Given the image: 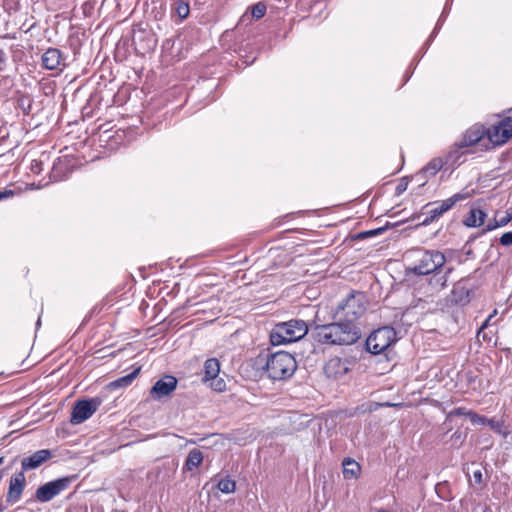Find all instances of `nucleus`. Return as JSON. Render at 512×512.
<instances>
[{"label":"nucleus","instance_id":"obj_35","mask_svg":"<svg viewBox=\"0 0 512 512\" xmlns=\"http://www.w3.org/2000/svg\"><path fill=\"white\" fill-rule=\"evenodd\" d=\"M7 66V54L3 49H0V72L4 71Z\"/></svg>","mask_w":512,"mask_h":512},{"label":"nucleus","instance_id":"obj_8","mask_svg":"<svg viewBox=\"0 0 512 512\" xmlns=\"http://www.w3.org/2000/svg\"><path fill=\"white\" fill-rule=\"evenodd\" d=\"M101 404L102 399L100 397L78 400L72 408L71 423H83L97 411Z\"/></svg>","mask_w":512,"mask_h":512},{"label":"nucleus","instance_id":"obj_14","mask_svg":"<svg viewBox=\"0 0 512 512\" xmlns=\"http://www.w3.org/2000/svg\"><path fill=\"white\" fill-rule=\"evenodd\" d=\"M468 197V193H456L452 195L451 197L442 200V201H436L433 203H429L428 206H434L429 210V212L432 214V217H435L436 220L440 218L444 213L449 211L457 202H460Z\"/></svg>","mask_w":512,"mask_h":512},{"label":"nucleus","instance_id":"obj_15","mask_svg":"<svg viewBox=\"0 0 512 512\" xmlns=\"http://www.w3.org/2000/svg\"><path fill=\"white\" fill-rule=\"evenodd\" d=\"M346 361L339 357H333L324 366V373L328 378L338 379L348 372Z\"/></svg>","mask_w":512,"mask_h":512},{"label":"nucleus","instance_id":"obj_9","mask_svg":"<svg viewBox=\"0 0 512 512\" xmlns=\"http://www.w3.org/2000/svg\"><path fill=\"white\" fill-rule=\"evenodd\" d=\"M132 42L136 53L144 56L154 51L158 40L151 29L138 27L134 29Z\"/></svg>","mask_w":512,"mask_h":512},{"label":"nucleus","instance_id":"obj_28","mask_svg":"<svg viewBox=\"0 0 512 512\" xmlns=\"http://www.w3.org/2000/svg\"><path fill=\"white\" fill-rule=\"evenodd\" d=\"M267 7L263 2H258L255 5L252 6V16L256 19H260L264 17L266 13Z\"/></svg>","mask_w":512,"mask_h":512},{"label":"nucleus","instance_id":"obj_5","mask_svg":"<svg viewBox=\"0 0 512 512\" xmlns=\"http://www.w3.org/2000/svg\"><path fill=\"white\" fill-rule=\"evenodd\" d=\"M445 255L437 250H419L416 253L414 264L407 271L415 275H428L435 273L444 266Z\"/></svg>","mask_w":512,"mask_h":512},{"label":"nucleus","instance_id":"obj_6","mask_svg":"<svg viewBox=\"0 0 512 512\" xmlns=\"http://www.w3.org/2000/svg\"><path fill=\"white\" fill-rule=\"evenodd\" d=\"M396 340V331L394 328L384 326L374 330L368 336L366 339V349L368 352L378 355L385 352Z\"/></svg>","mask_w":512,"mask_h":512},{"label":"nucleus","instance_id":"obj_31","mask_svg":"<svg viewBox=\"0 0 512 512\" xmlns=\"http://www.w3.org/2000/svg\"><path fill=\"white\" fill-rule=\"evenodd\" d=\"M486 425H488L496 433L500 434L502 432L503 421H498V420H495V419H489L488 418L487 422H486Z\"/></svg>","mask_w":512,"mask_h":512},{"label":"nucleus","instance_id":"obj_19","mask_svg":"<svg viewBox=\"0 0 512 512\" xmlns=\"http://www.w3.org/2000/svg\"><path fill=\"white\" fill-rule=\"evenodd\" d=\"M203 381L208 382L210 379L216 378L220 372V362L216 358H209L204 362Z\"/></svg>","mask_w":512,"mask_h":512},{"label":"nucleus","instance_id":"obj_7","mask_svg":"<svg viewBox=\"0 0 512 512\" xmlns=\"http://www.w3.org/2000/svg\"><path fill=\"white\" fill-rule=\"evenodd\" d=\"M75 476H67L49 481L37 488L35 498L41 503L49 502L69 488Z\"/></svg>","mask_w":512,"mask_h":512},{"label":"nucleus","instance_id":"obj_11","mask_svg":"<svg viewBox=\"0 0 512 512\" xmlns=\"http://www.w3.org/2000/svg\"><path fill=\"white\" fill-rule=\"evenodd\" d=\"M178 380L172 375H165L155 382L150 390V396L153 400H161L168 397L177 387Z\"/></svg>","mask_w":512,"mask_h":512},{"label":"nucleus","instance_id":"obj_47","mask_svg":"<svg viewBox=\"0 0 512 512\" xmlns=\"http://www.w3.org/2000/svg\"><path fill=\"white\" fill-rule=\"evenodd\" d=\"M6 509V507L0 502V512H3Z\"/></svg>","mask_w":512,"mask_h":512},{"label":"nucleus","instance_id":"obj_12","mask_svg":"<svg viewBox=\"0 0 512 512\" xmlns=\"http://www.w3.org/2000/svg\"><path fill=\"white\" fill-rule=\"evenodd\" d=\"M65 55L58 48H48L41 57L42 67L46 70L63 71L66 67Z\"/></svg>","mask_w":512,"mask_h":512},{"label":"nucleus","instance_id":"obj_23","mask_svg":"<svg viewBox=\"0 0 512 512\" xmlns=\"http://www.w3.org/2000/svg\"><path fill=\"white\" fill-rule=\"evenodd\" d=\"M203 461V455L202 452L196 448L192 449L185 461V468L188 471H192L193 469L197 468Z\"/></svg>","mask_w":512,"mask_h":512},{"label":"nucleus","instance_id":"obj_42","mask_svg":"<svg viewBox=\"0 0 512 512\" xmlns=\"http://www.w3.org/2000/svg\"><path fill=\"white\" fill-rule=\"evenodd\" d=\"M13 195H14V191L13 190L5 189L3 191H0V201L3 200V199L10 198Z\"/></svg>","mask_w":512,"mask_h":512},{"label":"nucleus","instance_id":"obj_34","mask_svg":"<svg viewBox=\"0 0 512 512\" xmlns=\"http://www.w3.org/2000/svg\"><path fill=\"white\" fill-rule=\"evenodd\" d=\"M500 244L503 246L512 245V232H506L500 237Z\"/></svg>","mask_w":512,"mask_h":512},{"label":"nucleus","instance_id":"obj_16","mask_svg":"<svg viewBox=\"0 0 512 512\" xmlns=\"http://www.w3.org/2000/svg\"><path fill=\"white\" fill-rule=\"evenodd\" d=\"M443 167V161L440 158L432 159L426 166H424L420 171H418L413 178L418 182H421L419 185H424L426 183V179L428 177H432L437 174L438 171Z\"/></svg>","mask_w":512,"mask_h":512},{"label":"nucleus","instance_id":"obj_33","mask_svg":"<svg viewBox=\"0 0 512 512\" xmlns=\"http://www.w3.org/2000/svg\"><path fill=\"white\" fill-rule=\"evenodd\" d=\"M472 411L471 410H467L466 408L464 407H457V408H454L449 416H465V417H468V414L471 413Z\"/></svg>","mask_w":512,"mask_h":512},{"label":"nucleus","instance_id":"obj_32","mask_svg":"<svg viewBox=\"0 0 512 512\" xmlns=\"http://www.w3.org/2000/svg\"><path fill=\"white\" fill-rule=\"evenodd\" d=\"M468 418L473 424H486L488 419L487 417L481 416L473 411L468 414Z\"/></svg>","mask_w":512,"mask_h":512},{"label":"nucleus","instance_id":"obj_3","mask_svg":"<svg viewBox=\"0 0 512 512\" xmlns=\"http://www.w3.org/2000/svg\"><path fill=\"white\" fill-rule=\"evenodd\" d=\"M366 306V295L360 291H351L336 307L333 319L357 324V320L365 313Z\"/></svg>","mask_w":512,"mask_h":512},{"label":"nucleus","instance_id":"obj_4","mask_svg":"<svg viewBox=\"0 0 512 512\" xmlns=\"http://www.w3.org/2000/svg\"><path fill=\"white\" fill-rule=\"evenodd\" d=\"M307 332L308 326L305 321L292 319L274 326L270 333V342L273 346L296 342L303 338Z\"/></svg>","mask_w":512,"mask_h":512},{"label":"nucleus","instance_id":"obj_20","mask_svg":"<svg viewBox=\"0 0 512 512\" xmlns=\"http://www.w3.org/2000/svg\"><path fill=\"white\" fill-rule=\"evenodd\" d=\"M486 214L481 209L471 208L469 215L463 221L467 227H479L485 221Z\"/></svg>","mask_w":512,"mask_h":512},{"label":"nucleus","instance_id":"obj_30","mask_svg":"<svg viewBox=\"0 0 512 512\" xmlns=\"http://www.w3.org/2000/svg\"><path fill=\"white\" fill-rule=\"evenodd\" d=\"M385 230H386V227H380V228H377V229H372V230L363 231V232H360V233L357 235V238H359V239H365V238H368V237H372V236L380 235V234H382Z\"/></svg>","mask_w":512,"mask_h":512},{"label":"nucleus","instance_id":"obj_13","mask_svg":"<svg viewBox=\"0 0 512 512\" xmlns=\"http://www.w3.org/2000/svg\"><path fill=\"white\" fill-rule=\"evenodd\" d=\"M53 457L51 450L41 449L33 454L23 457L21 460V471L24 473L30 470H34L42 466L45 462Z\"/></svg>","mask_w":512,"mask_h":512},{"label":"nucleus","instance_id":"obj_29","mask_svg":"<svg viewBox=\"0 0 512 512\" xmlns=\"http://www.w3.org/2000/svg\"><path fill=\"white\" fill-rule=\"evenodd\" d=\"M210 383V387L217 392H222L226 389V383L222 378L218 376L216 378L210 379L208 381Z\"/></svg>","mask_w":512,"mask_h":512},{"label":"nucleus","instance_id":"obj_22","mask_svg":"<svg viewBox=\"0 0 512 512\" xmlns=\"http://www.w3.org/2000/svg\"><path fill=\"white\" fill-rule=\"evenodd\" d=\"M504 128L498 123L496 125L491 126L487 130V136L489 141L494 145H502L506 143L509 139H502V130Z\"/></svg>","mask_w":512,"mask_h":512},{"label":"nucleus","instance_id":"obj_25","mask_svg":"<svg viewBox=\"0 0 512 512\" xmlns=\"http://www.w3.org/2000/svg\"><path fill=\"white\" fill-rule=\"evenodd\" d=\"M454 301L459 304H466L470 301V291L464 287H456L453 289Z\"/></svg>","mask_w":512,"mask_h":512},{"label":"nucleus","instance_id":"obj_48","mask_svg":"<svg viewBox=\"0 0 512 512\" xmlns=\"http://www.w3.org/2000/svg\"><path fill=\"white\" fill-rule=\"evenodd\" d=\"M2 462H3V458L1 457V458H0V465L2 464Z\"/></svg>","mask_w":512,"mask_h":512},{"label":"nucleus","instance_id":"obj_39","mask_svg":"<svg viewBox=\"0 0 512 512\" xmlns=\"http://www.w3.org/2000/svg\"><path fill=\"white\" fill-rule=\"evenodd\" d=\"M436 220L435 217H432V214L428 211L425 218L422 220V222L420 223V225L422 226H428L430 225L432 222H434Z\"/></svg>","mask_w":512,"mask_h":512},{"label":"nucleus","instance_id":"obj_43","mask_svg":"<svg viewBox=\"0 0 512 512\" xmlns=\"http://www.w3.org/2000/svg\"><path fill=\"white\" fill-rule=\"evenodd\" d=\"M482 472L481 470H476L473 472V478H474V481L475 483L477 484H481L482 483Z\"/></svg>","mask_w":512,"mask_h":512},{"label":"nucleus","instance_id":"obj_38","mask_svg":"<svg viewBox=\"0 0 512 512\" xmlns=\"http://www.w3.org/2000/svg\"><path fill=\"white\" fill-rule=\"evenodd\" d=\"M436 220L435 217H432V214L428 211L425 218L422 220V222L420 223V225L422 226H428L430 225L432 222H434Z\"/></svg>","mask_w":512,"mask_h":512},{"label":"nucleus","instance_id":"obj_44","mask_svg":"<svg viewBox=\"0 0 512 512\" xmlns=\"http://www.w3.org/2000/svg\"><path fill=\"white\" fill-rule=\"evenodd\" d=\"M497 227H501V225H498V221H495L494 223H488L484 231H491L494 230Z\"/></svg>","mask_w":512,"mask_h":512},{"label":"nucleus","instance_id":"obj_2","mask_svg":"<svg viewBox=\"0 0 512 512\" xmlns=\"http://www.w3.org/2000/svg\"><path fill=\"white\" fill-rule=\"evenodd\" d=\"M257 364H262L268 377L272 380L290 378L297 369V362L292 354L286 351L270 353L262 351L256 358Z\"/></svg>","mask_w":512,"mask_h":512},{"label":"nucleus","instance_id":"obj_18","mask_svg":"<svg viewBox=\"0 0 512 512\" xmlns=\"http://www.w3.org/2000/svg\"><path fill=\"white\" fill-rule=\"evenodd\" d=\"M343 476L345 479H356L361 472V467L358 462L352 458H345L342 462Z\"/></svg>","mask_w":512,"mask_h":512},{"label":"nucleus","instance_id":"obj_26","mask_svg":"<svg viewBox=\"0 0 512 512\" xmlns=\"http://www.w3.org/2000/svg\"><path fill=\"white\" fill-rule=\"evenodd\" d=\"M222 493H232L235 491L236 483L230 478L221 479L217 485Z\"/></svg>","mask_w":512,"mask_h":512},{"label":"nucleus","instance_id":"obj_41","mask_svg":"<svg viewBox=\"0 0 512 512\" xmlns=\"http://www.w3.org/2000/svg\"><path fill=\"white\" fill-rule=\"evenodd\" d=\"M407 182H401L397 185L396 187V190H395V193L396 195H401L402 193H404L407 189Z\"/></svg>","mask_w":512,"mask_h":512},{"label":"nucleus","instance_id":"obj_46","mask_svg":"<svg viewBox=\"0 0 512 512\" xmlns=\"http://www.w3.org/2000/svg\"><path fill=\"white\" fill-rule=\"evenodd\" d=\"M492 316H489L488 319H486V321L483 323V325L481 326V330L484 329L486 326H487V322L490 320Z\"/></svg>","mask_w":512,"mask_h":512},{"label":"nucleus","instance_id":"obj_10","mask_svg":"<svg viewBox=\"0 0 512 512\" xmlns=\"http://www.w3.org/2000/svg\"><path fill=\"white\" fill-rule=\"evenodd\" d=\"M26 487V476L23 471L15 472L9 479L8 491L6 494V502L8 504L17 503Z\"/></svg>","mask_w":512,"mask_h":512},{"label":"nucleus","instance_id":"obj_17","mask_svg":"<svg viewBox=\"0 0 512 512\" xmlns=\"http://www.w3.org/2000/svg\"><path fill=\"white\" fill-rule=\"evenodd\" d=\"M140 370H141V367H137L129 374L110 382L108 384V388L110 390H117V389L128 387L129 385L132 384L134 379L138 376V374L140 373Z\"/></svg>","mask_w":512,"mask_h":512},{"label":"nucleus","instance_id":"obj_45","mask_svg":"<svg viewBox=\"0 0 512 512\" xmlns=\"http://www.w3.org/2000/svg\"><path fill=\"white\" fill-rule=\"evenodd\" d=\"M4 39H16V36L14 34H5L2 36Z\"/></svg>","mask_w":512,"mask_h":512},{"label":"nucleus","instance_id":"obj_36","mask_svg":"<svg viewBox=\"0 0 512 512\" xmlns=\"http://www.w3.org/2000/svg\"><path fill=\"white\" fill-rule=\"evenodd\" d=\"M512 220V208L507 212V215L498 220V225L505 226Z\"/></svg>","mask_w":512,"mask_h":512},{"label":"nucleus","instance_id":"obj_40","mask_svg":"<svg viewBox=\"0 0 512 512\" xmlns=\"http://www.w3.org/2000/svg\"><path fill=\"white\" fill-rule=\"evenodd\" d=\"M446 485L443 483H438L435 487L436 493L443 500H448V497L442 494V490L445 489Z\"/></svg>","mask_w":512,"mask_h":512},{"label":"nucleus","instance_id":"obj_27","mask_svg":"<svg viewBox=\"0 0 512 512\" xmlns=\"http://www.w3.org/2000/svg\"><path fill=\"white\" fill-rule=\"evenodd\" d=\"M175 11L180 19H185L188 17L190 8L189 4L183 0H179L175 4Z\"/></svg>","mask_w":512,"mask_h":512},{"label":"nucleus","instance_id":"obj_1","mask_svg":"<svg viewBox=\"0 0 512 512\" xmlns=\"http://www.w3.org/2000/svg\"><path fill=\"white\" fill-rule=\"evenodd\" d=\"M314 339L323 345H352L361 338L357 324L334 320L328 324H316L312 330Z\"/></svg>","mask_w":512,"mask_h":512},{"label":"nucleus","instance_id":"obj_37","mask_svg":"<svg viewBox=\"0 0 512 512\" xmlns=\"http://www.w3.org/2000/svg\"><path fill=\"white\" fill-rule=\"evenodd\" d=\"M433 279L435 280L436 284H438L440 286V288H444L446 286L447 273L445 275H442L439 277L437 274H435Z\"/></svg>","mask_w":512,"mask_h":512},{"label":"nucleus","instance_id":"obj_21","mask_svg":"<svg viewBox=\"0 0 512 512\" xmlns=\"http://www.w3.org/2000/svg\"><path fill=\"white\" fill-rule=\"evenodd\" d=\"M483 139V132H481L478 128L469 129L464 134L463 140L461 141L460 147H469L473 146L476 143L480 142Z\"/></svg>","mask_w":512,"mask_h":512},{"label":"nucleus","instance_id":"obj_24","mask_svg":"<svg viewBox=\"0 0 512 512\" xmlns=\"http://www.w3.org/2000/svg\"><path fill=\"white\" fill-rule=\"evenodd\" d=\"M499 124L504 128L502 130V139H510L512 137V109L508 111V115Z\"/></svg>","mask_w":512,"mask_h":512}]
</instances>
